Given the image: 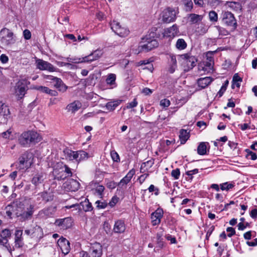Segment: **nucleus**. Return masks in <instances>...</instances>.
Listing matches in <instances>:
<instances>
[{
  "mask_svg": "<svg viewBox=\"0 0 257 257\" xmlns=\"http://www.w3.org/2000/svg\"><path fill=\"white\" fill-rule=\"evenodd\" d=\"M39 134L32 131L23 133L19 138L20 144L24 147H29L31 144H35L40 141Z\"/></svg>",
  "mask_w": 257,
  "mask_h": 257,
  "instance_id": "1",
  "label": "nucleus"
},
{
  "mask_svg": "<svg viewBox=\"0 0 257 257\" xmlns=\"http://www.w3.org/2000/svg\"><path fill=\"white\" fill-rule=\"evenodd\" d=\"M34 155L30 152L27 151L23 154L19 159L18 168L20 170H26L33 163Z\"/></svg>",
  "mask_w": 257,
  "mask_h": 257,
  "instance_id": "2",
  "label": "nucleus"
},
{
  "mask_svg": "<svg viewBox=\"0 0 257 257\" xmlns=\"http://www.w3.org/2000/svg\"><path fill=\"white\" fill-rule=\"evenodd\" d=\"M1 42L5 46H10L16 42L14 33L7 28H3L0 31Z\"/></svg>",
  "mask_w": 257,
  "mask_h": 257,
  "instance_id": "3",
  "label": "nucleus"
},
{
  "mask_svg": "<svg viewBox=\"0 0 257 257\" xmlns=\"http://www.w3.org/2000/svg\"><path fill=\"white\" fill-rule=\"evenodd\" d=\"M23 205L20 200H16L6 207V214L10 218H12L13 215H15L17 217H20L22 209H23Z\"/></svg>",
  "mask_w": 257,
  "mask_h": 257,
  "instance_id": "4",
  "label": "nucleus"
},
{
  "mask_svg": "<svg viewBox=\"0 0 257 257\" xmlns=\"http://www.w3.org/2000/svg\"><path fill=\"white\" fill-rule=\"evenodd\" d=\"M158 46V43L156 39L148 37L143 38L138 47L139 52H148Z\"/></svg>",
  "mask_w": 257,
  "mask_h": 257,
  "instance_id": "5",
  "label": "nucleus"
},
{
  "mask_svg": "<svg viewBox=\"0 0 257 257\" xmlns=\"http://www.w3.org/2000/svg\"><path fill=\"white\" fill-rule=\"evenodd\" d=\"M222 21L223 24L231 28V31H234L237 28V24L234 15L229 12H224L222 14Z\"/></svg>",
  "mask_w": 257,
  "mask_h": 257,
  "instance_id": "6",
  "label": "nucleus"
},
{
  "mask_svg": "<svg viewBox=\"0 0 257 257\" xmlns=\"http://www.w3.org/2000/svg\"><path fill=\"white\" fill-rule=\"evenodd\" d=\"M30 84V81L25 78L20 80L16 83L15 86V94L19 98L21 99L24 96L28 89V86Z\"/></svg>",
  "mask_w": 257,
  "mask_h": 257,
  "instance_id": "7",
  "label": "nucleus"
},
{
  "mask_svg": "<svg viewBox=\"0 0 257 257\" xmlns=\"http://www.w3.org/2000/svg\"><path fill=\"white\" fill-rule=\"evenodd\" d=\"M111 30L118 36L121 37L127 36L130 31L124 26L121 25L118 21L113 20L109 23Z\"/></svg>",
  "mask_w": 257,
  "mask_h": 257,
  "instance_id": "8",
  "label": "nucleus"
},
{
  "mask_svg": "<svg viewBox=\"0 0 257 257\" xmlns=\"http://www.w3.org/2000/svg\"><path fill=\"white\" fill-rule=\"evenodd\" d=\"M176 11L171 8L165 9L162 12V21L164 23H169L175 21L176 19Z\"/></svg>",
  "mask_w": 257,
  "mask_h": 257,
  "instance_id": "9",
  "label": "nucleus"
},
{
  "mask_svg": "<svg viewBox=\"0 0 257 257\" xmlns=\"http://www.w3.org/2000/svg\"><path fill=\"white\" fill-rule=\"evenodd\" d=\"M73 221L71 217L57 219L55 220L54 224L60 227L61 229L66 230L72 226Z\"/></svg>",
  "mask_w": 257,
  "mask_h": 257,
  "instance_id": "10",
  "label": "nucleus"
},
{
  "mask_svg": "<svg viewBox=\"0 0 257 257\" xmlns=\"http://www.w3.org/2000/svg\"><path fill=\"white\" fill-rule=\"evenodd\" d=\"M25 233L32 237H35L38 239L43 237V232L41 227L36 225L30 229L25 230Z\"/></svg>",
  "mask_w": 257,
  "mask_h": 257,
  "instance_id": "11",
  "label": "nucleus"
},
{
  "mask_svg": "<svg viewBox=\"0 0 257 257\" xmlns=\"http://www.w3.org/2000/svg\"><path fill=\"white\" fill-rule=\"evenodd\" d=\"M10 114L9 109L2 101H0V123H5Z\"/></svg>",
  "mask_w": 257,
  "mask_h": 257,
  "instance_id": "12",
  "label": "nucleus"
},
{
  "mask_svg": "<svg viewBox=\"0 0 257 257\" xmlns=\"http://www.w3.org/2000/svg\"><path fill=\"white\" fill-rule=\"evenodd\" d=\"M75 207H78L79 210L83 209L85 212L91 211L93 209L91 203L89 202L87 199L81 202L80 205L75 204L70 206H66L65 208L70 209Z\"/></svg>",
  "mask_w": 257,
  "mask_h": 257,
  "instance_id": "13",
  "label": "nucleus"
},
{
  "mask_svg": "<svg viewBox=\"0 0 257 257\" xmlns=\"http://www.w3.org/2000/svg\"><path fill=\"white\" fill-rule=\"evenodd\" d=\"M36 63L37 68L41 70H48L50 72H53L55 70V67L51 63L42 59L36 60Z\"/></svg>",
  "mask_w": 257,
  "mask_h": 257,
  "instance_id": "14",
  "label": "nucleus"
},
{
  "mask_svg": "<svg viewBox=\"0 0 257 257\" xmlns=\"http://www.w3.org/2000/svg\"><path fill=\"white\" fill-rule=\"evenodd\" d=\"M57 244L64 254H67L69 252L70 250V243L66 238L63 237L59 238Z\"/></svg>",
  "mask_w": 257,
  "mask_h": 257,
  "instance_id": "15",
  "label": "nucleus"
},
{
  "mask_svg": "<svg viewBox=\"0 0 257 257\" xmlns=\"http://www.w3.org/2000/svg\"><path fill=\"white\" fill-rule=\"evenodd\" d=\"M89 252L92 257H101L102 254V245L97 242L92 244Z\"/></svg>",
  "mask_w": 257,
  "mask_h": 257,
  "instance_id": "16",
  "label": "nucleus"
},
{
  "mask_svg": "<svg viewBox=\"0 0 257 257\" xmlns=\"http://www.w3.org/2000/svg\"><path fill=\"white\" fill-rule=\"evenodd\" d=\"M180 57L184 60L185 63L187 65L188 69H192L195 65L197 62L196 58L189 54L181 55Z\"/></svg>",
  "mask_w": 257,
  "mask_h": 257,
  "instance_id": "17",
  "label": "nucleus"
},
{
  "mask_svg": "<svg viewBox=\"0 0 257 257\" xmlns=\"http://www.w3.org/2000/svg\"><path fill=\"white\" fill-rule=\"evenodd\" d=\"M80 183L76 180L70 179L64 184V187L71 191H76L80 187Z\"/></svg>",
  "mask_w": 257,
  "mask_h": 257,
  "instance_id": "18",
  "label": "nucleus"
},
{
  "mask_svg": "<svg viewBox=\"0 0 257 257\" xmlns=\"http://www.w3.org/2000/svg\"><path fill=\"white\" fill-rule=\"evenodd\" d=\"M126 229V225L124 221L122 219H118L115 221L113 231L115 233H123Z\"/></svg>",
  "mask_w": 257,
  "mask_h": 257,
  "instance_id": "19",
  "label": "nucleus"
},
{
  "mask_svg": "<svg viewBox=\"0 0 257 257\" xmlns=\"http://www.w3.org/2000/svg\"><path fill=\"white\" fill-rule=\"evenodd\" d=\"M163 215V211L162 209L158 208L151 214L152 223L153 225H158L161 222V220Z\"/></svg>",
  "mask_w": 257,
  "mask_h": 257,
  "instance_id": "20",
  "label": "nucleus"
},
{
  "mask_svg": "<svg viewBox=\"0 0 257 257\" xmlns=\"http://www.w3.org/2000/svg\"><path fill=\"white\" fill-rule=\"evenodd\" d=\"M179 31L176 24L164 30L163 34L165 37L173 38L178 35Z\"/></svg>",
  "mask_w": 257,
  "mask_h": 257,
  "instance_id": "21",
  "label": "nucleus"
},
{
  "mask_svg": "<svg viewBox=\"0 0 257 257\" xmlns=\"http://www.w3.org/2000/svg\"><path fill=\"white\" fill-rule=\"evenodd\" d=\"M135 173V171L134 170H130L125 176L117 184V186L120 188H122L123 187H125L126 185L131 181Z\"/></svg>",
  "mask_w": 257,
  "mask_h": 257,
  "instance_id": "22",
  "label": "nucleus"
},
{
  "mask_svg": "<svg viewBox=\"0 0 257 257\" xmlns=\"http://www.w3.org/2000/svg\"><path fill=\"white\" fill-rule=\"evenodd\" d=\"M34 212V206L30 204L29 206L27 208L26 210L23 211L22 209V212H21L20 217H21V218L24 220L30 219L32 217Z\"/></svg>",
  "mask_w": 257,
  "mask_h": 257,
  "instance_id": "23",
  "label": "nucleus"
},
{
  "mask_svg": "<svg viewBox=\"0 0 257 257\" xmlns=\"http://www.w3.org/2000/svg\"><path fill=\"white\" fill-rule=\"evenodd\" d=\"M32 89H36L41 92L49 94L51 96H56L58 95V92L55 90L49 89L48 87L42 86H33Z\"/></svg>",
  "mask_w": 257,
  "mask_h": 257,
  "instance_id": "24",
  "label": "nucleus"
},
{
  "mask_svg": "<svg viewBox=\"0 0 257 257\" xmlns=\"http://www.w3.org/2000/svg\"><path fill=\"white\" fill-rule=\"evenodd\" d=\"M213 81V79L210 77H202L197 80V84L201 89H204Z\"/></svg>",
  "mask_w": 257,
  "mask_h": 257,
  "instance_id": "25",
  "label": "nucleus"
},
{
  "mask_svg": "<svg viewBox=\"0 0 257 257\" xmlns=\"http://www.w3.org/2000/svg\"><path fill=\"white\" fill-rule=\"evenodd\" d=\"M213 65L211 62H203L199 65V70L203 71L206 74L212 72L213 71Z\"/></svg>",
  "mask_w": 257,
  "mask_h": 257,
  "instance_id": "26",
  "label": "nucleus"
},
{
  "mask_svg": "<svg viewBox=\"0 0 257 257\" xmlns=\"http://www.w3.org/2000/svg\"><path fill=\"white\" fill-rule=\"evenodd\" d=\"M63 153L65 159L69 161L75 160L76 161L77 157L76 151H73L68 149H66L63 151Z\"/></svg>",
  "mask_w": 257,
  "mask_h": 257,
  "instance_id": "27",
  "label": "nucleus"
},
{
  "mask_svg": "<svg viewBox=\"0 0 257 257\" xmlns=\"http://www.w3.org/2000/svg\"><path fill=\"white\" fill-rule=\"evenodd\" d=\"M45 179V174L41 172L36 174L32 178V182L33 184L37 186L42 183Z\"/></svg>",
  "mask_w": 257,
  "mask_h": 257,
  "instance_id": "28",
  "label": "nucleus"
},
{
  "mask_svg": "<svg viewBox=\"0 0 257 257\" xmlns=\"http://www.w3.org/2000/svg\"><path fill=\"white\" fill-rule=\"evenodd\" d=\"M81 107V104L79 101H75L68 104L66 109L68 111H70L72 113L75 112L80 109Z\"/></svg>",
  "mask_w": 257,
  "mask_h": 257,
  "instance_id": "29",
  "label": "nucleus"
},
{
  "mask_svg": "<svg viewBox=\"0 0 257 257\" xmlns=\"http://www.w3.org/2000/svg\"><path fill=\"white\" fill-rule=\"evenodd\" d=\"M76 162L79 163L80 162L85 160L88 158V154L85 151H76Z\"/></svg>",
  "mask_w": 257,
  "mask_h": 257,
  "instance_id": "30",
  "label": "nucleus"
},
{
  "mask_svg": "<svg viewBox=\"0 0 257 257\" xmlns=\"http://www.w3.org/2000/svg\"><path fill=\"white\" fill-rule=\"evenodd\" d=\"M170 66L169 67V71L171 73H173L177 67V60L176 56L174 55H171L170 56Z\"/></svg>",
  "mask_w": 257,
  "mask_h": 257,
  "instance_id": "31",
  "label": "nucleus"
},
{
  "mask_svg": "<svg viewBox=\"0 0 257 257\" xmlns=\"http://www.w3.org/2000/svg\"><path fill=\"white\" fill-rule=\"evenodd\" d=\"M121 100L110 101L106 104V108L109 111H112L120 104Z\"/></svg>",
  "mask_w": 257,
  "mask_h": 257,
  "instance_id": "32",
  "label": "nucleus"
},
{
  "mask_svg": "<svg viewBox=\"0 0 257 257\" xmlns=\"http://www.w3.org/2000/svg\"><path fill=\"white\" fill-rule=\"evenodd\" d=\"M190 22L192 23L196 24L198 22L202 21L203 16L202 15H197L195 14H191L189 15Z\"/></svg>",
  "mask_w": 257,
  "mask_h": 257,
  "instance_id": "33",
  "label": "nucleus"
},
{
  "mask_svg": "<svg viewBox=\"0 0 257 257\" xmlns=\"http://www.w3.org/2000/svg\"><path fill=\"white\" fill-rule=\"evenodd\" d=\"M226 6L235 11L240 10L241 9V5L238 2H227Z\"/></svg>",
  "mask_w": 257,
  "mask_h": 257,
  "instance_id": "34",
  "label": "nucleus"
},
{
  "mask_svg": "<svg viewBox=\"0 0 257 257\" xmlns=\"http://www.w3.org/2000/svg\"><path fill=\"white\" fill-rule=\"evenodd\" d=\"M22 235V231L18 230L15 233V246L18 247L22 246L21 236Z\"/></svg>",
  "mask_w": 257,
  "mask_h": 257,
  "instance_id": "35",
  "label": "nucleus"
},
{
  "mask_svg": "<svg viewBox=\"0 0 257 257\" xmlns=\"http://www.w3.org/2000/svg\"><path fill=\"white\" fill-rule=\"evenodd\" d=\"M179 138L181 143L184 144L189 138V134L186 130H181L180 132Z\"/></svg>",
  "mask_w": 257,
  "mask_h": 257,
  "instance_id": "36",
  "label": "nucleus"
},
{
  "mask_svg": "<svg viewBox=\"0 0 257 257\" xmlns=\"http://www.w3.org/2000/svg\"><path fill=\"white\" fill-rule=\"evenodd\" d=\"M197 153L199 155H204L206 153V146L205 143H200L197 148Z\"/></svg>",
  "mask_w": 257,
  "mask_h": 257,
  "instance_id": "37",
  "label": "nucleus"
},
{
  "mask_svg": "<svg viewBox=\"0 0 257 257\" xmlns=\"http://www.w3.org/2000/svg\"><path fill=\"white\" fill-rule=\"evenodd\" d=\"M176 47L178 49L183 50L187 47V44L183 39H179L176 42Z\"/></svg>",
  "mask_w": 257,
  "mask_h": 257,
  "instance_id": "38",
  "label": "nucleus"
},
{
  "mask_svg": "<svg viewBox=\"0 0 257 257\" xmlns=\"http://www.w3.org/2000/svg\"><path fill=\"white\" fill-rule=\"evenodd\" d=\"M245 151L246 153L245 157L247 159L252 160H255L257 159V155L255 153L251 151L249 149H246Z\"/></svg>",
  "mask_w": 257,
  "mask_h": 257,
  "instance_id": "39",
  "label": "nucleus"
},
{
  "mask_svg": "<svg viewBox=\"0 0 257 257\" xmlns=\"http://www.w3.org/2000/svg\"><path fill=\"white\" fill-rule=\"evenodd\" d=\"M64 172L66 173V175L63 177L61 176L60 177V179H64L65 178L71 177L72 175V172L71 171V169H70L67 165H65L64 166Z\"/></svg>",
  "mask_w": 257,
  "mask_h": 257,
  "instance_id": "40",
  "label": "nucleus"
},
{
  "mask_svg": "<svg viewBox=\"0 0 257 257\" xmlns=\"http://www.w3.org/2000/svg\"><path fill=\"white\" fill-rule=\"evenodd\" d=\"M163 235V232H159L157 234V243L158 246L159 247H162L164 245V242L163 241L162 236Z\"/></svg>",
  "mask_w": 257,
  "mask_h": 257,
  "instance_id": "41",
  "label": "nucleus"
},
{
  "mask_svg": "<svg viewBox=\"0 0 257 257\" xmlns=\"http://www.w3.org/2000/svg\"><path fill=\"white\" fill-rule=\"evenodd\" d=\"M92 57L94 59V60H96L100 58L102 55V52L100 50H96L90 53Z\"/></svg>",
  "mask_w": 257,
  "mask_h": 257,
  "instance_id": "42",
  "label": "nucleus"
},
{
  "mask_svg": "<svg viewBox=\"0 0 257 257\" xmlns=\"http://www.w3.org/2000/svg\"><path fill=\"white\" fill-rule=\"evenodd\" d=\"M1 237L5 238L8 240V238L10 237L11 235V231L9 229H3L0 232Z\"/></svg>",
  "mask_w": 257,
  "mask_h": 257,
  "instance_id": "43",
  "label": "nucleus"
},
{
  "mask_svg": "<svg viewBox=\"0 0 257 257\" xmlns=\"http://www.w3.org/2000/svg\"><path fill=\"white\" fill-rule=\"evenodd\" d=\"M209 18L211 22H216L218 20L217 14L214 11H210L209 13Z\"/></svg>",
  "mask_w": 257,
  "mask_h": 257,
  "instance_id": "44",
  "label": "nucleus"
},
{
  "mask_svg": "<svg viewBox=\"0 0 257 257\" xmlns=\"http://www.w3.org/2000/svg\"><path fill=\"white\" fill-rule=\"evenodd\" d=\"M215 53V51H209L207 52L206 55L207 60V62H211L214 65L213 55Z\"/></svg>",
  "mask_w": 257,
  "mask_h": 257,
  "instance_id": "45",
  "label": "nucleus"
},
{
  "mask_svg": "<svg viewBox=\"0 0 257 257\" xmlns=\"http://www.w3.org/2000/svg\"><path fill=\"white\" fill-rule=\"evenodd\" d=\"M104 187L103 185H98L95 188V192L100 198L102 197Z\"/></svg>",
  "mask_w": 257,
  "mask_h": 257,
  "instance_id": "46",
  "label": "nucleus"
},
{
  "mask_svg": "<svg viewBox=\"0 0 257 257\" xmlns=\"http://www.w3.org/2000/svg\"><path fill=\"white\" fill-rule=\"evenodd\" d=\"M116 79V76L114 74H110L108 75L106 82L107 84H112L114 82Z\"/></svg>",
  "mask_w": 257,
  "mask_h": 257,
  "instance_id": "47",
  "label": "nucleus"
},
{
  "mask_svg": "<svg viewBox=\"0 0 257 257\" xmlns=\"http://www.w3.org/2000/svg\"><path fill=\"white\" fill-rule=\"evenodd\" d=\"M242 81V79L237 74H234V75L232 79V85L231 87L232 88H234L235 87V84H236V82H239Z\"/></svg>",
  "mask_w": 257,
  "mask_h": 257,
  "instance_id": "48",
  "label": "nucleus"
},
{
  "mask_svg": "<svg viewBox=\"0 0 257 257\" xmlns=\"http://www.w3.org/2000/svg\"><path fill=\"white\" fill-rule=\"evenodd\" d=\"M92 57L91 55L90 54L89 55L85 56L82 58H80V63H91V62L94 61V59H91Z\"/></svg>",
  "mask_w": 257,
  "mask_h": 257,
  "instance_id": "49",
  "label": "nucleus"
},
{
  "mask_svg": "<svg viewBox=\"0 0 257 257\" xmlns=\"http://www.w3.org/2000/svg\"><path fill=\"white\" fill-rule=\"evenodd\" d=\"M228 83L229 81L227 80H226L225 81L224 84L222 86L219 92H218V94L219 95V96H221L224 93V92L225 91L227 86L228 85Z\"/></svg>",
  "mask_w": 257,
  "mask_h": 257,
  "instance_id": "50",
  "label": "nucleus"
},
{
  "mask_svg": "<svg viewBox=\"0 0 257 257\" xmlns=\"http://www.w3.org/2000/svg\"><path fill=\"white\" fill-rule=\"evenodd\" d=\"M110 155L114 162H118L120 161L119 155L115 151H111L110 152Z\"/></svg>",
  "mask_w": 257,
  "mask_h": 257,
  "instance_id": "51",
  "label": "nucleus"
},
{
  "mask_svg": "<svg viewBox=\"0 0 257 257\" xmlns=\"http://www.w3.org/2000/svg\"><path fill=\"white\" fill-rule=\"evenodd\" d=\"M220 188L222 190H228L233 187V185L231 183L227 182L223 183L220 185Z\"/></svg>",
  "mask_w": 257,
  "mask_h": 257,
  "instance_id": "52",
  "label": "nucleus"
},
{
  "mask_svg": "<svg viewBox=\"0 0 257 257\" xmlns=\"http://www.w3.org/2000/svg\"><path fill=\"white\" fill-rule=\"evenodd\" d=\"M65 59L69 62H72L74 63H80V58L78 57H67Z\"/></svg>",
  "mask_w": 257,
  "mask_h": 257,
  "instance_id": "53",
  "label": "nucleus"
},
{
  "mask_svg": "<svg viewBox=\"0 0 257 257\" xmlns=\"http://www.w3.org/2000/svg\"><path fill=\"white\" fill-rule=\"evenodd\" d=\"M171 175L175 179H179L180 175V170L179 169H176L175 170H172L171 172Z\"/></svg>",
  "mask_w": 257,
  "mask_h": 257,
  "instance_id": "54",
  "label": "nucleus"
},
{
  "mask_svg": "<svg viewBox=\"0 0 257 257\" xmlns=\"http://www.w3.org/2000/svg\"><path fill=\"white\" fill-rule=\"evenodd\" d=\"M160 104L164 107H167L170 105V101L169 99H163L160 101Z\"/></svg>",
  "mask_w": 257,
  "mask_h": 257,
  "instance_id": "55",
  "label": "nucleus"
},
{
  "mask_svg": "<svg viewBox=\"0 0 257 257\" xmlns=\"http://www.w3.org/2000/svg\"><path fill=\"white\" fill-rule=\"evenodd\" d=\"M154 164V161L153 160H149V161H148L145 163H144L142 166H141V169H142L143 168H145V167H147V168H151L153 165Z\"/></svg>",
  "mask_w": 257,
  "mask_h": 257,
  "instance_id": "56",
  "label": "nucleus"
},
{
  "mask_svg": "<svg viewBox=\"0 0 257 257\" xmlns=\"http://www.w3.org/2000/svg\"><path fill=\"white\" fill-rule=\"evenodd\" d=\"M138 105V102L136 98L134 99L133 101L129 102L127 104V105L126 106V108H134Z\"/></svg>",
  "mask_w": 257,
  "mask_h": 257,
  "instance_id": "57",
  "label": "nucleus"
},
{
  "mask_svg": "<svg viewBox=\"0 0 257 257\" xmlns=\"http://www.w3.org/2000/svg\"><path fill=\"white\" fill-rule=\"evenodd\" d=\"M50 215V209L46 208L42 210L39 212V215L42 217H44L45 216H47Z\"/></svg>",
  "mask_w": 257,
  "mask_h": 257,
  "instance_id": "58",
  "label": "nucleus"
},
{
  "mask_svg": "<svg viewBox=\"0 0 257 257\" xmlns=\"http://www.w3.org/2000/svg\"><path fill=\"white\" fill-rule=\"evenodd\" d=\"M38 196H40V197L42 198V199L46 202H48L50 200V199L48 198V194L47 192H42L41 193H39L38 194Z\"/></svg>",
  "mask_w": 257,
  "mask_h": 257,
  "instance_id": "59",
  "label": "nucleus"
},
{
  "mask_svg": "<svg viewBox=\"0 0 257 257\" xmlns=\"http://www.w3.org/2000/svg\"><path fill=\"white\" fill-rule=\"evenodd\" d=\"M23 36L26 40H29L31 38V33L29 30L26 29L23 31Z\"/></svg>",
  "mask_w": 257,
  "mask_h": 257,
  "instance_id": "60",
  "label": "nucleus"
},
{
  "mask_svg": "<svg viewBox=\"0 0 257 257\" xmlns=\"http://www.w3.org/2000/svg\"><path fill=\"white\" fill-rule=\"evenodd\" d=\"M226 231H227V232H229L227 235L229 237H231L232 236H233V235H234L235 234V230L232 227H227L226 229Z\"/></svg>",
  "mask_w": 257,
  "mask_h": 257,
  "instance_id": "61",
  "label": "nucleus"
},
{
  "mask_svg": "<svg viewBox=\"0 0 257 257\" xmlns=\"http://www.w3.org/2000/svg\"><path fill=\"white\" fill-rule=\"evenodd\" d=\"M185 6L189 9V10L192 9L193 7V3L191 0H183Z\"/></svg>",
  "mask_w": 257,
  "mask_h": 257,
  "instance_id": "62",
  "label": "nucleus"
},
{
  "mask_svg": "<svg viewBox=\"0 0 257 257\" xmlns=\"http://www.w3.org/2000/svg\"><path fill=\"white\" fill-rule=\"evenodd\" d=\"M62 82H63V81H62V80L60 78H56V79H55V80L53 82L54 86L56 88H59V87L62 84Z\"/></svg>",
  "mask_w": 257,
  "mask_h": 257,
  "instance_id": "63",
  "label": "nucleus"
},
{
  "mask_svg": "<svg viewBox=\"0 0 257 257\" xmlns=\"http://www.w3.org/2000/svg\"><path fill=\"white\" fill-rule=\"evenodd\" d=\"M0 60L3 63H6L8 62L9 58L7 55L2 54L0 56Z\"/></svg>",
  "mask_w": 257,
  "mask_h": 257,
  "instance_id": "64",
  "label": "nucleus"
}]
</instances>
